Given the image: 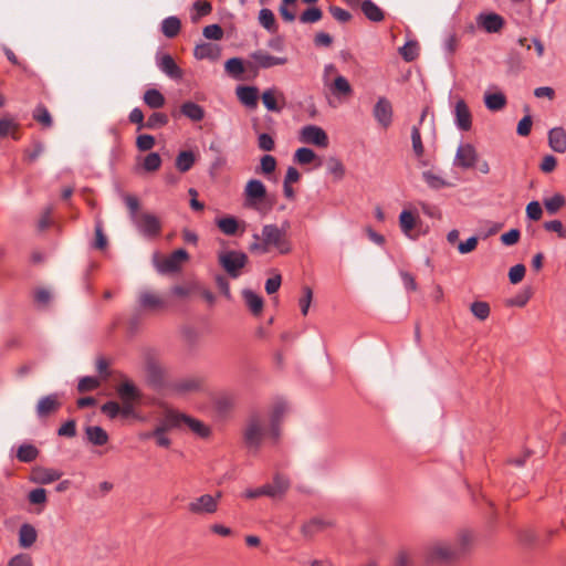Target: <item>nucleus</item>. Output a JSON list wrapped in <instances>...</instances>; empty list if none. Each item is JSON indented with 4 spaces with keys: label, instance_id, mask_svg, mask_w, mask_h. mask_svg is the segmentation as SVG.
Segmentation results:
<instances>
[{
    "label": "nucleus",
    "instance_id": "33",
    "mask_svg": "<svg viewBox=\"0 0 566 566\" xmlns=\"http://www.w3.org/2000/svg\"><path fill=\"white\" fill-rule=\"evenodd\" d=\"M181 113L193 122H199L205 116V111L198 104L187 102L181 105Z\"/></svg>",
    "mask_w": 566,
    "mask_h": 566
},
{
    "label": "nucleus",
    "instance_id": "42",
    "mask_svg": "<svg viewBox=\"0 0 566 566\" xmlns=\"http://www.w3.org/2000/svg\"><path fill=\"white\" fill-rule=\"evenodd\" d=\"M327 169L328 172L337 180L342 179L345 176V166L339 159L335 157L328 159Z\"/></svg>",
    "mask_w": 566,
    "mask_h": 566
},
{
    "label": "nucleus",
    "instance_id": "8",
    "mask_svg": "<svg viewBox=\"0 0 566 566\" xmlns=\"http://www.w3.org/2000/svg\"><path fill=\"white\" fill-rule=\"evenodd\" d=\"M188 260V254L185 250L179 249L169 256L161 254L154 255V262L157 270L161 273L178 271L181 265Z\"/></svg>",
    "mask_w": 566,
    "mask_h": 566
},
{
    "label": "nucleus",
    "instance_id": "36",
    "mask_svg": "<svg viewBox=\"0 0 566 566\" xmlns=\"http://www.w3.org/2000/svg\"><path fill=\"white\" fill-rule=\"evenodd\" d=\"M181 28L180 20L176 17H169L163 21L161 30L167 38L176 36Z\"/></svg>",
    "mask_w": 566,
    "mask_h": 566
},
{
    "label": "nucleus",
    "instance_id": "11",
    "mask_svg": "<svg viewBox=\"0 0 566 566\" xmlns=\"http://www.w3.org/2000/svg\"><path fill=\"white\" fill-rule=\"evenodd\" d=\"M455 549L446 542H436L431 544L426 552V558L430 563H440L451 558Z\"/></svg>",
    "mask_w": 566,
    "mask_h": 566
},
{
    "label": "nucleus",
    "instance_id": "14",
    "mask_svg": "<svg viewBox=\"0 0 566 566\" xmlns=\"http://www.w3.org/2000/svg\"><path fill=\"white\" fill-rule=\"evenodd\" d=\"M217 227L226 235H234L243 233L245 230L244 222L239 221L232 216L222 217L216 220Z\"/></svg>",
    "mask_w": 566,
    "mask_h": 566
},
{
    "label": "nucleus",
    "instance_id": "52",
    "mask_svg": "<svg viewBox=\"0 0 566 566\" xmlns=\"http://www.w3.org/2000/svg\"><path fill=\"white\" fill-rule=\"evenodd\" d=\"M168 123V117L164 113H154L149 116L146 127L158 128L165 126Z\"/></svg>",
    "mask_w": 566,
    "mask_h": 566
},
{
    "label": "nucleus",
    "instance_id": "41",
    "mask_svg": "<svg viewBox=\"0 0 566 566\" xmlns=\"http://www.w3.org/2000/svg\"><path fill=\"white\" fill-rule=\"evenodd\" d=\"M143 169L148 172L157 171L161 166V158L157 153H150L143 159Z\"/></svg>",
    "mask_w": 566,
    "mask_h": 566
},
{
    "label": "nucleus",
    "instance_id": "23",
    "mask_svg": "<svg viewBox=\"0 0 566 566\" xmlns=\"http://www.w3.org/2000/svg\"><path fill=\"white\" fill-rule=\"evenodd\" d=\"M197 160V154L191 150L180 151L175 160V166L180 172H187L192 168Z\"/></svg>",
    "mask_w": 566,
    "mask_h": 566
},
{
    "label": "nucleus",
    "instance_id": "4",
    "mask_svg": "<svg viewBox=\"0 0 566 566\" xmlns=\"http://www.w3.org/2000/svg\"><path fill=\"white\" fill-rule=\"evenodd\" d=\"M163 428L187 429L200 438H206L210 433L209 428L203 422L169 408H165V424Z\"/></svg>",
    "mask_w": 566,
    "mask_h": 566
},
{
    "label": "nucleus",
    "instance_id": "47",
    "mask_svg": "<svg viewBox=\"0 0 566 566\" xmlns=\"http://www.w3.org/2000/svg\"><path fill=\"white\" fill-rule=\"evenodd\" d=\"M34 119L40 123L44 127H50L52 125V117L49 111L43 106H38L33 113Z\"/></svg>",
    "mask_w": 566,
    "mask_h": 566
},
{
    "label": "nucleus",
    "instance_id": "6",
    "mask_svg": "<svg viewBox=\"0 0 566 566\" xmlns=\"http://www.w3.org/2000/svg\"><path fill=\"white\" fill-rule=\"evenodd\" d=\"M399 227L401 232L411 240H417L427 233L418 211L413 208H405L399 214Z\"/></svg>",
    "mask_w": 566,
    "mask_h": 566
},
{
    "label": "nucleus",
    "instance_id": "28",
    "mask_svg": "<svg viewBox=\"0 0 566 566\" xmlns=\"http://www.w3.org/2000/svg\"><path fill=\"white\" fill-rule=\"evenodd\" d=\"M88 441L94 446H104L108 441L107 432L98 426H90L85 429Z\"/></svg>",
    "mask_w": 566,
    "mask_h": 566
},
{
    "label": "nucleus",
    "instance_id": "35",
    "mask_svg": "<svg viewBox=\"0 0 566 566\" xmlns=\"http://www.w3.org/2000/svg\"><path fill=\"white\" fill-rule=\"evenodd\" d=\"M243 298H244L247 305L249 306V308L254 314H260L262 312L263 301L258 294H255L254 292H252L250 290H245V291H243Z\"/></svg>",
    "mask_w": 566,
    "mask_h": 566
},
{
    "label": "nucleus",
    "instance_id": "37",
    "mask_svg": "<svg viewBox=\"0 0 566 566\" xmlns=\"http://www.w3.org/2000/svg\"><path fill=\"white\" fill-rule=\"evenodd\" d=\"M566 205V198L560 193H555L551 198L544 200V206L551 214L556 213Z\"/></svg>",
    "mask_w": 566,
    "mask_h": 566
},
{
    "label": "nucleus",
    "instance_id": "50",
    "mask_svg": "<svg viewBox=\"0 0 566 566\" xmlns=\"http://www.w3.org/2000/svg\"><path fill=\"white\" fill-rule=\"evenodd\" d=\"M102 412L109 419H115L116 417H122V407L116 401H109L103 405Z\"/></svg>",
    "mask_w": 566,
    "mask_h": 566
},
{
    "label": "nucleus",
    "instance_id": "55",
    "mask_svg": "<svg viewBox=\"0 0 566 566\" xmlns=\"http://www.w3.org/2000/svg\"><path fill=\"white\" fill-rule=\"evenodd\" d=\"M290 482L283 476H277L272 484H266V488L274 491V496L287 490Z\"/></svg>",
    "mask_w": 566,
    "mask_h": 566
},
{
    "label": "nucleus",
    "instance_id": "2",
    "mask_svg": "<svg viewBox=\"0 0 566 566\" xmlns=\"http://www.w3.org/2000/svg\"><path fill=\"white\" fill-rule=\"evenodd\" d=\"M453 165L460 169H475L481 175H489L491 172L489 161L481 158L476 147L471 143L459 145Z\"/></svg>",
    "mask_w": 566,
    "mask_h": 566
},
{
    "label": "nucleus",
    "instance_id": "38",
    "mask_svg": "<svg viewBox=\"0 0 566 566\" xmlns=\"http://www.w3.org/2000/svg\"><path fill=\"white\" fill-rule=\"evenodd\" d=\"M422 177L427 185L431 188L440 189L447 186V182L442 176L432 169L424 171Z\"/></svg>",
    "mask_w": 566,
    "mask_h": 566
},
{
    "label": "nucleus",
    "instance_id": "25",
    "mask_svg": "<svg viewBox=\"0 0 566 566\" xmlns=\"http://www.w3.org/2000/svg\"><path fill=\"white\" fill-rule=\"evenodd\" d=\"M294 160L298 165H310L315 163L316 167L321 166V160L318 156L311 148L307 147H301L296 149L294 154Z\"/></svg>",
    "mask_w": 566,
    "mask_h": 566
},
{
    "label": "nucleus",
    "instance_id": "24",
    "mask_svg": "<svg viewBox=\"0 0 566 566\" xmlns=\"http://www.w3.org/2000/svg\"><path fill=\"white\" fill-rule=\"evenodd\" d=\"M549 146L553 150L558 153L566 151V132L563 128L556 127L549 132Z\"/></svg>",
    "mask_w": 566,
    "mask_h": 566
},
{
    "label": "nucleus",
    "instance_id": "22",
    "mask_svg": "<svg viewBox=\"0 0 566 566\" xmlns=\"http://www.w3.org/2000/svg\"><path fill=\"white\" fill-rule=\"evenodd\" d=\"M158 66L165 74L172 78H180L182 76V71L169 54H163L158 59Z\"/></svg>",
    "mask_w": 566,
    "mask_h": 566
},
{
    "label": "nucleus",
    "instance_id": "10",
    "mask_svg": "<svg viewBox=\"0 0 566 566\" xmlns=\"http://www.w3.org/2000/svg\"><path fill=\"white\" fill-rule=\"evenodd\" d=\"M247 261V255L238 251H228L219 255L220 264L233 277H237L240 274V271L245 265Z\"/></svg>",
    "mask_w": 566,
    "mask_h": 566
},
{
    "label": "nucleus",
    "instance_id": "17",
    "mask_svg": "<svg viewBox=\"0 0 566 566\" xmlns=\"http://www.w3.org/2000/svg\"><path fill=\"white\" fill-rule=\"evenodd\" d=\"M374 115L378 123L387 128L391 124L392 118L391 104L387 99L380 98L375 105Z\"/></svg>",
    "mask_w": 566,
    "mask_h": 566
},
{
    "label": "nucleus",
    "instance_id": "49",
    "mask_svg": "<svg viewBox=\"0 0 566 566\" xmlns=\"http://www.w3.org/2000/svg\"><path fill=\"white\" fill-rule=\"evenodd\" d=\"M192 20L198 21L200 18L208 15L211 12V4L208 1H196L193 3Z\"/></svg>",
    "mask_w": 566,
    "mask_h": 566
},
{
    "label": "nucleus",
    "instance_id": "62",
    "mask_svg": "<svg viewBox=\"0 0 566 566\" xmlns=\"http://www.w3.org/2000/svg\"><path fill=\"white\" fill-rule=\"evenodd\" d=\"M544 228L547 231H552V232L557 233L559 238H565L566 237V228L558 220H553V221L545 222Z\"/></svg>",
    "mask_w": 566,
    "mask_h": 566
},
{
    "label": "nucleus",
    "instance_id": "60",
    "mask_svg": "<svg viewBox=\"0 0 566 566\" xmlns=\"http://www.w3.org/2000/svg\"><path fill=\"white\" fill-rule=\"evenodd\" d=\"M276 168V160L271 155H265L261 158V171L264 175L273 172Z\"/></svg>",
    "mask_w": 566,
    "mask_h": 566
},
{
    "label": "nucleus",
    "instance_id": "9",
    "mask_svg": "<svg viewBox=\"0 0 566 566\" xmlns=\"http://www.w3.org/2000/svg\"><path fill=\"white\" fill-rule=\"evenodd\" d=\"M298 140L318 148H327L329 139L326 132L316 125H306L298 132Z\"/></svg>",
    "mask_w": 566,
    "mask_h": 566
},
{
    "label": "nucleus",
    "instance_id": "29",
    "mask_svg": "<svg viewBox=\"0 0 566 566\" xmlns=\"http://www.w3.org/2000/svg\"><path fill=\"white\" fill-rule=\"evenodd\" d=\"M484 102L490 111H499L506 104V98L501 92H488L484 95Z\"/></svg>",
    "mask_w": 566,
    "mask_h": 566
},
{
    "label": "nucleus",
    "instance_id": "46",
    "mask_svg": "<svg viewBox=\"0 0 566 566\" xmlns=\"http://www.w3.org/2000/svg\"><path fill=\"white\" fill-rule=\"evenodd\" d=\"M412 148L418 159H422L424 155V147L421 142V136L418 127H413L411 133Z\"/></svg>",
    "mask_w": 566,
    "mask_h": 566
},
{
    "label": "nucleus",
    "instance_id": "34",
    "mask_svg": "<svg viewBox=\"0 0 566 566\" xmlns=\"http://www.w3.org/2000/svg\"><path fill=\"white\" fill-rule=\"evenodd\" d=\"M361 11L371 21L379 22L384 19V13L381 9L370 0L363 1Z\"/></svg>",
    "mask_w": 566,
    "mask_h": 566
},
{
    "label": "nucleus",
    "instance_id": "63",
    "mask_svg": "<svg viewBox=\"0 0 566 566\" xmlns=\"http://www.w3.org/2000/svg\"><path fill=\"white\" fill-rule=\"evenodd\" d=\"M526 214L532 220H539L543 214L541 205L537 201H532L526 207Z\"/></svg>",
    "mask_w": 566,
    "mask_h": 566
},
{
    "label": "nucleus",
    "instance_id": "20",
    "mask_svg": "<svg viewBox=\"0 0 566 566\" xmlns=\"http://www.w3.org/2000/svg\"><path fill=\"white\" fill-rule=\"evenodd\" d=\"M220 46L212 43H200L196 45L193 55L198 60H218L220 57Z\"/></svg>",
    "mask_w": 566,
    "mask_h": 566
},
{
    "label": "nucleus",
    "instance_id": "26",
    "mask_svg": "<svg viewBox=\"0 0 566 566\" xmlns=\"http://www.w3.org/2000/svg\"><path fill=\"white\" fill-rule=\"evenodd\" d=\"M38 538L36 530L30 524H23L19 530V544L23 548L31 547Z\"/></svg>",
    "mask_w": 566,
    "mask_h": 566
},
{
    "label": "nucleus",
    "instance_id": "18",
    "mask_svg": "<svg viewBox=\"0 0 566 566\" xmlns=\"http://www.w3.org/2000/svg\"><path fill=\"white\" fill-rule=\"evenodd\" d=\"M454 112L458 127L462 130H469L472 126V116L463 99L457 101Z\"/></svg>",
    "mask_w": 566,
    "mask_h": 566
},
{
    "label": "nucleus",
    "instance_id": "61",
    "mask_svg": "<svg viewBox=\"0 0 566 566\" xmlns=\"http://www.w3.org/2000/svg\"><path fill=\"white\" fill-rule=\"evenodd\" d=\"M8 566H33V562L28 554H18L10 558Z\"/></svg>",
    "mask_w": 566,
    "mask_h": 566
},
{
    "label": "nucleus",
    "instance_id": "39",
    "mask_svg": "<svg viewBox=\"0 0 566 566\" xmlns=\"http://www.w3.org/2000/svg\"><path fill=\"white\" fill-rule=\"evenodd\" d=\"M18 124L11 118L0 119V136L18 138Z\"/></svg>",
    "mask_w": 566,
    "mask_h": 566
},
{
    "label": "nucleus",
    "instance_id": "13",
    "mask_svg": "<svg viewBox=\"0 0 566 566\" xmlns=\"http://www.w3.org/2000/svg\"><path fill=\"white\" fill-rule=\"evenodd\" d=\"M137 227L142 233L147 237H157L161 231L160 219L151 213H143L136 220Z\"/></svg>",
    "mask_w": 566,
    "mask_h": 566
},
{
    "label": "nucleus",
    "instance_id": "58",
    "mask_svg": "<svg viewBox=\"0 0 566 566\" xmlns=\"http://www.w3.org/2000/svg\"><path fill=\"white\" fill-rule=\"evenodd\" d=\"M226 70L228 73L238 76L243 72V63L240 59H230L226 63Z\"/></svg>",
    "mask_w": 566,
    "mask_h": 566
},
{
    "label": "nucleus",
    "instance_id": "51",
    "mask_svg": "<svg viewBox=\"0 0 566 566\" xmlns=\"http://www.w3.org/2000/svg\"><path fill=\"white\" fill-rule=\"evenodd\" d=\"M526 269L523 264H516L509 271V279L512 284L520 283L525 276Z\"/></svg>",
    "mask_w": 566,
    "mask_h": 566
},
{
    "label": "nucleus",
    "instance_id": "30",
    "mask_svg": "<svg viewBox=\"0 0 566 566\" xmlns=\"http://www.w3.org/2000/svg\"><path fill=\"white\" fill-rule=\"evenodd\" d=\"M329 87L335 95L349 96L352 94L349 82L342 75H336L333 83L329 84Z\"/></svg>",
    "mask_w": 566,
    "mask_h": 566
},
{
    "label": "nucleus",
    "instance_id": "12",
    "mask_svg": "<svg viewBox=\"0 0 566 566\" xmlns=\"http://www.w3.org/2000/svg\"><path fill=\"white\" fill-rule=\"evenodd\" d=\"M266 434L268 424L265 421L256 417L249 420L244 430V436L250 443L256 444L261 442Z\"/></svg>",
    "mask_w": 566,
    "mask_h": 566
},
{
    "label": "nucleus",
    "instance_id": "16",
    "mask_svg": "<svg viewBox=\"0 0 566 566\" xmlns=\"http://www.w3.org/2000/svg\"><path fill=\"white\" fill-rule=\"evenodd\" d=\"M262 102L269 111L279 112L285 105V98L283 93L271 88L262 94Z\"/></svg>",
    "mask_w": 566,
    "mask_h": 566
},
{
    "label": "nucleus",
    "instance_id": "56",
    "mask_svg": "<svg viewBox=\"0 0 566 566\" xmlns=\"http://www.w3.org/2000/svg\"><path fill=\"white\" fill-rule=\"evenodd\" d=\"M136 146L140 151H146L155 146V138L151 135H139L136 139Z\"/></svg>",
    "mask_w": 566,
    "mask_h": 566
},
{
    "label": "nucleus",
    "instance_id": "45",
    "mask_svg": "<svg viewBox=\"0 0 566 566\" xmlns=\"http://www.w3.org/2000/svg\"><path fill=\"white\" fill-rule=\"evenodd\" d=\"M17 455L20 461L30 462L36 458L38 450L35 447L30 444L21 446Z\"/></svg>",
    "mask_w": 566,
    "mask_h": 566
},
{
    "label": "nucleus",
    "instance_id": "5",
    "mask_svg": "<svg viewBox=\"0 0 566 566\" xmlns=\"http://www.w3.org/2000/svg\"><path fill=\"white\" fill-rule=\"evenodd\" d=\"M117 392L122 401V417L144 420V418L136 412V406L140 402V395L137 388L130 382H123L119 385Z\"/></svg>",
    "mask_w": 566,
    "mask_h": 566
},
{
    "label": "nucleus",
    "instance_id": "21",
    "mask_svg": "<svg viewBox=\"0 0 566 566\" xmlns=\"http://www.w3.org/2000/svg\"><path fill=\"white\" fill-rule=\"evenodd\" d=\"M476 21L488 32H497L504 24L502 17L495 13L481 14Z\"/></svg>",
    "mask_w": 566,
    "mask_h": 566
},
{
    "label": "nucleus",
    "instance_id": "7",
    "mask_svg": "<svg viewBox=\"0 0 566 566\" xmlns=\"http://www.w3.org/2000/svg\"><path fill=\"white\" fill-rule=\"evenodd\" d=\"M221 497V492L201 494L188 503L187 510L193 515H213L219 511Z\"/></svg>",
    "mask_w": 566,
    "mask_h": 566
},
{
    "label": "nucleus",
    "instance_id": "3",
    "mask_svg": "<svg viewBox=\"0 0 566 566\" xmlns=\"http://www.w3.org/2000/svg\"><path fill=\"white\" fill-rule=\"evenodd\" d=\"M243 206L259 212H268L272 208L265 185L258 179H250L243 190Z\"/></svg>",
    "mask_w": 566,
    "mask_h": 566
},
{
    "label": "nucleus",
    "instance_id": "27",
    "mask_svg": "<svg viewBox=\"0 0 566 566\" xmlns=\"http://www.w3.org/2000/svg\"><path fill=\"white\" fill-rule=\"evenodd\" d=\"M237 96L241 103L249 107H256L258 104V90L251 86L238 87Z\"/></svg>",
    "mask_w": 566,
    "mask_h": 566
},
{
    "label": "nucleus",
    "instance_id": "19",
    "mask_svg": "<svg viewBox=\"0 0 566 566\" xmlns=\"http://www.w3.org/2000/svg\"><path fill=\"white\" fill-rule=\"evenodd\" d=\"M62 405L59 395H50L42 398L36 406V411L40 417H46L54 413Z\"/></svg>",
    "mask_w": 566,
    "mask_h": 566
},
{
    "label": "nucleus",
    "instance_id": "1",
    "mask_svg": "<svg viewBox=\"0 0 566 566\" xmlns=\"http://www.w3.org/2000/svg\"><path fill=\"white\" fill-rule=\"evenodd\" d=\"M250 251L255 254L276 252L286 254L291 251V242L285 230L269 224L262 228L261 233L253 235Z\"/></svg>",
    "mask_w": 566,
    "mask_h": 566
},
{
    "label": "nucleus",
    "instance_id": "15",
    "mask_svg": "<svg viewBox=\"0 0 566 566\" xmlns=\"http://www.w3.org/2000/svg\"><path fill=\"white\" fill-rule=\"evenodd\" d=\"M62 473L55 469L38 467L31 471V481L39 484H49L57 481Z\"/></svg>",
    "mask_w": 566,
    "mask_h": 566
},
{
    "label": "nucleus",
    "instance_id": "40",
    "mask_svg": "<svg viewBox=\"0 0 566 566\" xmlns=\"http://www.w3.org/2000/svg\"><path fill=\"white\" fill-rule=\"evenodd\" d=\"M471 313L480 321H485L490 315V305L483 301H476L471 304Z\"/></svg>",
    "mask_w": 566,
    "mask_h": 566
},
{
    "label": "nucleus",
    "instance_id": "57",
    "mask_svg": "<svg viewBox=\"0 0 566 566\" xmlns=\"http://www.w3.org/2000/svg\"><path fill=\"white\" fill-rule=\"evenodd\" d=\"M412 563V554L409 551H399L396 556L394 564L395 566H410Z\"/></svg>",
    "mask_w": 566,
    "mask_h": 566
},
{
    "label": "nucleus",
    "instance_id": "64",
    "mask_svg": "<svg viewBox=\"0 0 566 566\" xmlns=\"http://www.w3.org/2000/svg\"><path fill=\"white\" fill-rule=\"evenodd\" d=\"M209 530L212 534L218 535L220 537H230L233 534L232 530L229 526L220 523H214L210 525Z\"/></svg>",
    "mask_w": 566,
    "mask_h": 566
},
{
    "label": "nucleus",
    "instance_id": "32",
    "mask_svg": "<svg viewBox=\"0 0 566 566\" xmlns=\"http://www.w3.org/2000/svg\"><path fill=\"white\" fill-rule=\"evenodd\" d=\"M254 60L261 67H272L283 65L287 62L286 57L273 56L266 53H259L254 55Z\"/></svg>",
    "mask_w": 566,
    "mask_h": 566
},
{
    "label": "nucleus",
    "instance_id": "53",
    "mask_svg": "<svg viewBox=\"0 0 566 566\" xmlns=\"http://www.w3.org/2000/svg\"><path fill=\"white\" fill-rule=\"evenodd\" d=\"M321 18H322V11L316 7H313V8L305 10L302 13L300 19L303 23H312V22H316V21L321 20Z\"/></svg>",
    "mask_w": 566,
    "mask_h": 566
},
{
    "label": "nucleus",
    "instance_id": "44",
    "mask_svg": "<svg viewBox=\"0 0 566 566\" xmlns=\"http://www.w3.org/2000/svg\"><path fill=\"white\" fill-rule=\"evenodd\" d=\"M313 298V291L308 286H304L302 289V295L298 300V305L301 307L302 314L306 315L308 313L311 303Z\"/></svg>",
    "mask_w": 566,
    "mask_h": 566
},
{
    "label": "nucleus",
    "instance_id": "59",
    "mask_svg": "<svg viewBox=\"0 0 566 566\" xmlns=\"http://www.w3.org/2000/svg\"><path fill=\"white\" fill-rule=\"evenodd\" d=\"M203 35L211 40H221L223 36V30L218 24H210L203 29Z\"/></svg>",
    "mask_w": 566,
    "mask_h": 566
},
{
    "label": "nucleus",
    "instance_id": "31",
    "mask_svg": "<svg viewBox=\"0 0 566 566\" xmlns=\"http://www.w3.org/2000/svg\"><path fill=\"white\" fill-rule=\"evenodd\" d=\"M144 102L150 108H160L165 105V96L156 88H149L144 94Z\"/></svg>",
    "mask_w": 566,
    "mask_h": 566
},
{
    "label": "nucleus",
    "instance_id": "48",
    "mask_svg": "<svg viewBox=\"0 0 566 566\" xmlns=\"http://www.w3.org/2000/svg\"><path fill=\"white\" fill-rule=\"evenodd\" d=\"M260 23L268 30H275V18L271 10L262 9L259 14Z\"/></svg>",
    "mask_w": 566,
    "mask_h": 566
},
{
    "label": "nucleus",
    "instance_id": "54",
    "mask_svg": "<svg viewBox=\"0 0 566 566\" xmlns=\"http://www.w3.org/2000/svg\"><path fill=\"white\" fill-rule=\"evenodd\" d=\"M165 424V417L160 420V422L158 423L157 428L155 429L154 431V436L156 438V442L158 446L160 447H168L169 446V439L167 437L164 436V432L167 431L168 429H164Z\"/></svg>",
    "mask_w": 566,
    "mask_h": 566
},
{
    "label": "nucleus",
    "instance_id": "43",
    "mask_svg": "<svg viewBox=\"0 0 566 566\" xmlns=\"http://www.w3.org/2000/svg\"><path fill=\"white\" fill-rule=\"evenodd\" d=\"M400 54L402 57L410 62L413 61L419 54V44L416 41L407 42L401 49Z\"/></svg>",
    "mask_w": 566,
    "mask_h": 566
}]
</instances>
